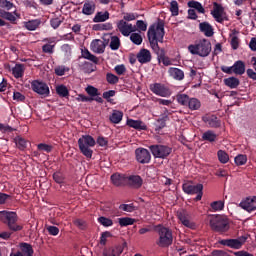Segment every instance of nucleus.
<instances>
[{"mask_svg": "<svg viewBox=\"0 0 256 256\" xmlns=\"http://www.w3.org/2000/svg\"><path fill=\"white\" fill-rule=\"evenodd\" d=\"M147 37L151 49L157 55L158 62L163 63L165 67H169L171 59L165 56V50L159 47V43H163L165 37V21L158 18L157 22L149 27Z\"/></svg>", "mask_w": 256, "mask_h": 256, "instance_id": "nucleus-1", "label": "nucleus"}, {"mask_svg": "<svg viewBox=\"0 0 256 256\" xmlns=\"http://www.w3.org/2000/svg\"><path fill=\"white\" fill-rule=\"evenodd\" d=\"M154 231L158 234L156 245L165 249L173 245V231L171 229L159 224L154 227Z\"/></svg>", "mask_w": 256, "mask_h": 256, "instance_id": "nucleus-2", "label": "nucleus"}, {"mask_svg": "<svg viewBox=\"0 0 256 256\" xmlns=\"http://www.w3.org/2000/svg\"><path fill=\"white\" fill-rule=\"evenodd\" d=\"M17 212L2 210L1 211V221L7 225L8 229L12 233H17V231H23V225L17 224Z\"/></svg>", "mask_w": 256, "mask_h": 256, "instance_id": "nucleus-3", "label": "nucleus"}, {"mask_svg": "<svg viewBox=\"0 0 256 256\" xmlns=\"http://www.w3.org/2000/svg\"><path fill=\"white\" fill-rule=\"evenodd\" d=\"M188 51L191 55H199V57H209L211 53V41L207 39H202L196 44H191L188 46Z\"/></svg>", "mask_w": 256, "mask_h": 256, "instance_id": "nucleus-4", "label": "nucleus"}, {"mask_svg": "<svg viewBox=\"0 0 256 256\" xmlns=\"http://www.w3.org/2000/svg\"><path fill=\"white\" fill-rule=\"evenodd\" d=\"M96 143L97 142L95 141V138H93V136L82 135V137L78 139V147L80 149V153H82V155H84V157H86L87 159H91V157H93V151L90 147H93L94 145H96Z\"/></svg>", "mask_w": 256, "mask_h": 256, "instance_id": "nucleus-5", "label": "nucleus"}, {"mask_svg": "<svg viewBox=\"0 0 256 256\" xmlns=\"http://www.w3.org/2000/svg\"><path fill=\"white\" fill-rule=\"evenodd\" d=\"M210 227L216 233H226V231H229V219L223 215L213 216L210 219Z\"/></svg>", "mask_w": 256, "mask_h": 256, "instance_id": "nucleus-6", "label": "nucleus"}, {"mask_svg": "<svg viewBox=\"0 0 256 256\" xmlns=\"http://www.w3.org/2000/svg\"><path fill=\"white\" fill-rule=\"evenodd\" d=\"M149 149L155 159H167L173 153V148L163 144L150 145Z\"/></svg>", "mask_w": 256, "mask_h": 256, "instance_id": "nucleus-7", "label": "nucleus"}, {"mask_svg": "<svg viewBox=\"0 0 256 256\" xmlns=\"http://www.w3.org/2000/svg\"><path fill=\"white\" fill-rule=\"evenodd\" d=\"M31 89L34 93L41 95V97H49L51 91L47 83L39 80H34L31 82Z\"/></svg>", "mask_w": 256, "mask_h": 256, "instance_id": "nucleus-8", "label": "nucleus"}, {"mask_svg": "<svg viewBox=\"0 0 256 256\" xmlns=\"http://www.w3.org/2000/svg\"><path fill=\"white\" fill-rule=\"evenodd\" d=\"M116 27L119 33L123 35V37H129V35L137 31V26H134L133 24L126 22L125 20H118L116 22Z\"/></svg>", "mask_w": 256, "mask_h": 256, "instance_id": "nucleus-9", "label": "nucleus"}, {"mask_svg": "<svg viewBox=\"0 0 256 256\" xmlns=\"http://www.w3.org/2000/svg\"><path fill=\"white\" fill-rule=\"evenodd\" d=\"M239 207L244 211H247V213H253V211H256V196L243 198L239 203Z\"/></svg>", "mask_w": 256, "mask_h": 256, "instance_id": "nucleus-10", "label": "nucleus"}, {"mask_svg": "<svg viewBox=\"0 0 256 256\" xmlns=\"http://www.w3.org/2000/svg\"><path fill=\"white\" fill-rule=\"evenodd\" d=\"M150 91L159 97H171V90L161 83L151 84Z\"/></svg>", "mask_w": 256, "mask_h": 256, "instance_id": "nucleus-11", "label": "nucleus"}, {"mask_svg": "<svg viewBox=\"0 0 256 256\" xmlns=\"http://www.w3.org/2000/svg\"><path fill=\"white\" fill-rule=\"evenodd\" d=\"M136 161L142 165L151 163V152L145 148H137L135 150Z\"/></svg>", "mask_w": 256, "mask_h": 256, "instance_id": "nucleus-12", "label": "nucleus"}, {"mask_svg": "<svg viewBox=\"0 0 256 256\" xmlns=\"http://www.w3.org/2000/svg\"><path fill=\"white\" fill-rule=\"evenodd\" d=\"M225 13V8L223 5L213 2V10L211 11L212 17L217 21V23H223V21H227L226 17H223Z\"/></svg>", "mask_w": 256, "mask_h": 256, "instance_id": "nucleus-13", "label": "nucleus"}, {"mask_svg": "<svg viewBox=\"0 0 256 256\" xmlns=\"http://www.w3.org/2000/svg\"><path fill=\"white\" fill-rule=\"evenodd\" d=\"M203 123L211 129H219L221 127V120L213 114H206L202 117Z\"/></svg>", "mask_w": 256, "mask_h": 256, "instance_id": "nucleus-14", "label": "nucleus"}, {"mask_svg": "<svg viewBox=\"0 0 256 256\" xmlns=\"http://www.w3.org/2000/svg\"><path fill=\"white\" fill-rule=\"evenodd\" d=\"M184 193H203V184L187 181L182 185Z\"/></svg>", "mask_w": 256, "mask_h": 256, "instance_id": "nucleus-15", "label": "nucleus"}, {"mask_svg": "<svg viewBox=\"0 0 256 256\" xmlns=\"http://www.w3.org/2000/svg\"><path fill=\"white\" fill-rule=\"evenodd\" d=\"M125 247H127V242H124L122 245L106 248L103 251V256H121V253H123V249H125Z\"/></svg>", "mask_w": 256, "mask_h": 256, "instance_id": "nucleus-16", "label": "nucleus"}, {"mask_svg": "<svg viewBox=\"0 0 256 256\" xmlns=\"http://www.w3.org/2000/svg\"><path fill=\"white\" fill-rule=\"evenodd\" d=\"M42 43H45L42 46V53H47L48 55H53V53H55V38H44L42 40Z\"/></svg>", "mask_w": 256, "mask_h": 256, "instance_id": "nucleus-17", "label": "nucleus"}, {"mask_svg": "<svg viewBox=\"0 0 256 256\" xmlns=\"http://www.w3.org/2000/svg\"><path fill=\"white\" fill-rule=\"evenodd\" d=\"M126 185L132 189H139L143 185V178L139 175L126 176Z\"/></svg>", "mask_w": 256, "mask_h": 256, "instance_id": "nucleus-18", "label": "nucleus"}, {"mask_svg": "<svg viewBox=\"0 0 256 256\" xmlns=\"http://www.w3.org/2000/svg\"><path fill=\"white\" fill-rule=\"evenodd\" d=\"M137 60L141 63V65H145L146 63H151V51L148 49L142 48L137 54Z\"/></svg>", "mask_w": 256, "mask_h": 256, "instance_id": "nucleus-19", "label": "nucleus"}, {"mask_svg": "<svg viewBox=\"0 0 256 256\" xmlns=\"http://www.w3.org/2000/svg\"><path fill=\"white\" fill-rule=\"evenodd\" d=\"M111 181L116 187H123L127 185V175L115 173L111 176Z\"/></svg>", "mask_w": 256, "mask_h": 256, "instance_id": "nucleus-20", "label": "nucleus"}, {"mask_svg": "<svg viewBox=\"0 0 256 256\" xmlns=\"http://www.w3.org/2000/svg\"><path fill=\"white\" fill-rule=\"evenodd\" d=\"M90 49L93 53H105V43L102 40L95 39L91 42Z\"/></svg>", "mask_w": 256, "mask_h": 256, "instance_id": "nucleus-21", "label": "nucleus"}, {"mask_svg": "<svg viewBox=\"0 0 256 256\" xmlns=\"http://www.w3.org/2000/svg\"><path fill=\"white\" fill-rule=\"evenodd\" d=\"M177 217L185 227H189L190 229L193 227V222L189 221V214H187V211L179 210L177 212Z\"/></svg>", "mask_w": 256, "mask_h": 256, "instance_id": "nucleus-22", "label": "nucleus"}, {"mask_svg": "<svg viewBox=\"0 0 256 256\" xmlns=\"http://www.w3.org/2000/svg\"><path fill=\"white\" fill-rule=\"evenodd\" d=\"M127 125L132 127V129H136V131H147V125L141 120L128 119Z\"/></svg>", "mask_w": 256, "mask_h": 256, "instance_id": "nucleus-23", "label": "nucleus"}, {"mask_svg": "<svg viewBox=\"0 0 256 256\" xmlns=\"http://www.w3.org/2000/svg\"><path fill=\"white\" fill-rule=\"evenodd\" d=\"M219 244L224 247H230V249H241V242L237 239H222Z\"/></svg>", "mask_w": 256, "mask_h": 256, "instance_id": "nucleus-24", "label": "nucleus"}, {"mask_svg": "<svg viewBox=\"0 0 256 256\" xmlns=\"http://www.w3.org/2000/svg\"><path fill=\"white\" fill-rule=\"evenodd\" d=\"M20 247V251H18L19 253H21V255L23 256H33V246L27 242H22L19 245Z\"/></svg>", "mask_w": 256, "mask_h": 256, "instance_id": "nucleus-25", "label": "nucleus"}, {"mask_svg": "<svg viewBox=\"0 0 256 256\" xmlns=\"http://www.w3.org/2000/svg\"><path fill=\"white\" fill-rule=\"evenodd\" d=\"M201 33H204L205 37H213V26L209 22H202L199 24Z\"/></svg>", "mask_w": 256, "mask_h": 256, "instance_id": "nucleus-26", "label": "nucleus"}, {"mask_svg": "<svg viewBox=\"0 0 256 256\" xmlns=\"http://www.w3.org/2000/svg\"><path fill=\"white\" fill-rule=\"evenodd\" d=\"M12 75L15 79H21L25 75V64H15L12 67Z\"/></svg>", "mask_w": 256, "mask_h": 256, "instance_id": "nucleus-27", "label": "nucleus"}, {"mask_svg": "<svg viewBox=\"0 0 256 256\" xmlns=\"http://www.w3.org/2000/svg\"><path fill=\"white\" fill-rule=\"evenodd\" d=\"M13 131H15V129L11 126H5L1 124V133L3 135L2 139H4V141H9V139H13Z\"/></svg>", "mask_w": 256, "mask_h": 256, "instance_id": "nucleus-28", "label": "nucleus"}, {"mask_svg": "<svg viewBox=\"0 0 256 256\" xmlns=\"http://www.w3.org/2000/svg\"><path fill=\"white\" fill-rule=\"evenodd\" d=\"M111 14H109V11H100L97 12L93 18V23H105V21H108Z\"/></svg>", "mask_w": 256, "mask_h": 256, "instance_id": "nucleus-29", "label": "nucleus"}, {"mask_svg": "<svg viewBox=\"0 0 256 256\" xmlns=\"http://www.w3.org/2000/svg\"><path fill=\"white\" fill-rule=\"evenodd\" d=\"M96 5L93 1H88L84 3L82 8L83 15H93L95 13Z\"/></svg>", "mask_w": 256, "mask_h": 256, "instance_id": "nucleus-30", "label": "nucleus"}, {"mask_svg": "<svg viewBox=\"0 0 256 256\" xmlns=\"http://www.w3.org/2000/svg\"><path fill=\"white\" fill-rule=\"evenodd\" d=\"M232 69H233V73L235 75H243V74H245V62H243L241 60L236 61L233 64Z\"/></svg>", "mask_w": 256, "mask_h": 256, "instance_id": "nucleus-31", "label": "nucleus"}, {"mask_svg": "<svg viewBox=\"0 0 256 256\" xmlns=\"http://www.w3.org/2000/svg\"><path fill=\"white\" fill-rule=\"evenodd\" d=\"M169 74L173 79H176V81H183V79H185V73L179 68H170Z\"/></svg>", "mask_w": 256, "mask_h": 256, "instance_id": "nucleus-32", "label": "nucleus"}, {"mask_svg": "<svg viewBox=\"0 0 256 256\" xmlns=\"http://www.w3.org/2000/svg\"><path fill=\"white\" fill-rule=\"evenodd\" d=\"M167 121H169V116L164 115L161 118H158L155 123V131H161L167 127Z\"/></svg>", "mask_w": 256, "mask_h": 256, "instance_id": "nucleus-33", "label": "nucleus"}, {"mask_svg": "<svg viewBox=\"0 0 256 256\" xmlns=\"http://www.w3.org/2000/svg\"><path fill=\"white\" fill-rule=\"evenodd\" d=\"M40 25L41 19H34L26 22L24 26L28 31H36V29H39Z\"/></svg>", "mask_w": 256, "mask_h": 256, "instance_id": "nucleus-34", "label": "nucleus"}, {"mask_svg": "<svg viewBox=\"0 0 256 256\" xmlns=\"http://www.w3.org/2000/svg\"><path fill=\"white\" fill-rule=\"evenodd\" d=\"M186 107H188L190 111H199V109H201V101L197 98H190Z\"/></svg>", "mask_w": 256, "mask_h": 256, "instance_id": "nucleus-35", "label": "nucleus"}, {"mask_svg": "<svg viewBox=\"0 0 256 256\" xmlns=\"http://www.w3.org/2000/svg\"><path fill=\"white\" fill-rule=\"evenodd\" d=\"M110 121L114 124H119L123 121V112L119 110H113L112 114L110 115Z\"/></svg>", "mask_w": 256, "mask_h": 256, "instance_id": "nucleus-36", "label": "nucleus"}, {"mask_svg": "<svg viewBox=\"0 0 256 256\" xmlns=\"http://www.w3.org/2000/svg\"><path fill=\"white\" fill-rule=\"evenodd\" d=\"M82 57L84 59H87L88 61H92V63H94L95 65L99 64V58H97V56L91 54V52H89V50H87V48L82 50Z\"/></svg>", "mask_w": 256, "mask_h": 256, "instance_id": "nucleus-37", "label": "nucleus"}, {"mask_svg": "<svg viewBox=\"0 0 256 256\" xmlns=\"http://www.w3.org/2000/svg\"><path fill=\"white\" fill-rule=\"evenodd\" d=\"M203 141H209V143H215L217 141V134L212 130H208L202 134Z\"/></svg>", "mask_w": 256, "mask_h": 256, "instance_id": "nucleus-38", "label": "nucleus"}, {"mask_svg": "<svg viewBox=\"0 0 256 256\" xmlns=\"http://www.w3.org/2000/svg\"><path fill=\"white\" fill-rule=\"evenodd\" d=\"M224 83L226 87H230V89H237L239 87V79L236 77H229L224 79Z\"/></svg>", "mask_w": 256, "mask_h": 256, "instance_id": "nucleus-39", "label": "nucleus"}, {"mask_svg": "<svg viewBox=\"0 0 256 256\" xmlns=\"http://www.w3.org/2000/svg\"><path fill=\"white\" fill-rule=\"evenodd\" d=\"M191 98L187 94H178L176 95V101L179 103V105H182L183 107H187L189 105V100Z\"/></svg>", "mask_w": 256, "mask_h": 256, "instance_id": "nucleus-40", "label": "nucleus"}, {"mask_svg": "<svg viewBox=\"0 0 256 256\" xmlns=\"http://www.w3.org/2000/svg\"><path fill=\"white\" fill-rule=\"evenodd\" d=\"M14 143L16 144V147L20 149V151H25V149H27V140L21 136L16 137L14 139Z\"/></svg>", "mask_w": 256, "mask_h": 256, "instance_id": "nucleus-41", "label": "nucleus"}, {"mask_svg": "<svg viewBox=\"0 0 256 256\" xmlns=\"http://www.w3.org/2000/svg\"><path fill=\"white\" fill-rule=\"evenodd\" d=\"M118 223L120 227H128V225H134L135 219L130 217L118 218Z\"/></svg>", "mask_w": 256, "mask_h": 256, "instance_id": "nucleus-42", "label": "nucleus"}, {"mask_svg": "<svg viewBox=\"0 0 256 256\" xmlns=\"http://www.w3.org/2000/svg\"><path fill=\"white\" fill-rule=\"evenodd\" d=\"M188 7L191 9H196L198 13H205V8H203V5L200 2L197 1H189Z\"/></svg>", "mask_w": 256, "mask_h": 256, "instance_id": "nucleus-43", "label": "nucleus"}, {"mask_svg": "<svg viewBox=\"0 0 256 256\" xmlns=\"http://www.w3.org/2000/svg\"><path fill=\"white\" fill-rule=\"evenodd\" d=\"M1 19H6V21H10V23H15L17 21V18L13 13L5 10H1Z\"/></svg>", "mask_w": 256, "mask_h": 256, "instance_id": "nucleus-44", "label": "nucleus"}, {"mask_svg": "<svg viewBox=\"0 0 256 256\" xmlns=\"http://www.w3.org/2000/svg\"><path fill=\"white\" fill-rule=\"evenodd\" d=\"M162 183H164V185L166 187H171L168 189V191H172L173 193H175V191H177V186H175V184H173V180L171 178H167V177L163 176Z\"/></svg>", "mask_w": 256, "mask_h": 256, "instance_id": "nucleus-45", "label": "nucleus"}, {"mask_svg": "<svg viewBox=\"0 0 256 256\" xmlns=\"http://www.w3.org/2000/svg\"><path fill=\"white\" fill-rule=\"evenodd\" d=\"M121 47V40L117 36H112L110 41V49L117 51Z\"/></svg>", "mask_w": 256, "mask_h": 256, "instance_id": "nucleus-46", "label": "nucleus"}, {"mask_svg": "<svg viewBox=\"0 0 256 256\" xmlns=\"http://www.w3.org/2000/svg\"><path fill=\"white\" fill-rule=\"evenodd\" d=\"M56 93L59 97H69V89L65 85H59L56 87Z\"/></svg>", "mask_w": 256, "mask_h": 256, "instance_id": "nucleus-47", "label": "nucleus"}, {"mask_svg": "<svg viewBox=\"0 0 256 256\" xmlns=\"http://www.w3.org/2000/svg\"><path fill=\"white\" fill-rule=\"evenodd\" d=\"M210 207L213 211H223L225 208V202L223 200L214 201L210 204Z\"/></svg>", "mask_w": 256, "mask_h": 256, "instance_id": "nucleus-48", "label": "nucleus"}, {"mask_svg": "<svg viewBox=\"0 0 256 256\" xmlns=\"http://www.w3.org/2000/svg\"><path fill=\"white\" fill-rule=\"evenodd\" d=\"M130 41H132L134 45H141V43H143V36L139 33L132 32L130 34Z\"/></svg>", "mask_w": 256, "mask_h": 256, "instance_id": "nucleus-49", "label": "nucleus"}, {"mask_svg": "<svg viewBox=\"0 0 256 256\" xmlns=\"http://www.w3.org/2000/svg\"><path fill=\"white\" fill-rule=\"evenodd\" d=\"M235 165L237 167H241L242 165H245L247 163V155L245 154H239L234 158Z\"/></svg>", "mask_w": 256, "mask_h": 256, "instance_id": "nucleus-50", "label": "nucleus"}, {"mask_svg": "<svg viewBox=\"0 0 256 256\" xmlns=\"http://www.w3.org/2000/svg\"><path fill=\"white\" fill-rule=\"evenodd\" d=\"M98 223H100V225H102L103 227H113V220L105 216L99 217Z\"/></svg>", "mask_w": 256, "mask_h": 256, "instance_id": "nucleus-51", "label": "nucleus"}, {"mask_svg": "<svg viewBox=\"0 0 256 256\" xmlns=\"http://www.w3.org/2000/svg\"><path fill=\"white\" fill-rule=\"evenodd\" d=\"M218 155V160L220 161V163H229V154H227V152L223 151V150H219L217 152Z\"/></svg>", "mask_w": 256, "mask_h": 256, "instance_id": "nucleus-52", "label": "nucleus"}, {"mask_svg": "<svg viewBox=\"0 0 256 256\" xmlns=\"http://www.w3.org/2000/svg\"><path fill=\"white\" fill-rule=\"evenodd\" d=\"M170 11L172 13V17H177L179 15V3L176 0H173L170 3Z\"/></svg>", "mask_w": 256, "mask_h": 256, "instance_id": "nucleus-53", "label": "nucleus"}, {"mask_svg": "<svg viewBox=\"0 0 256 256\" xmlns=\"http://www.w3.org/2000/svg\"><path fill=\"white\" fill-rule=\"evenodd\" d=\"M38 151H43L44 153H51L53 151V145L40 143L37 145Z\"/></svg>", "mask_w": 256, "mask_h": 256, "instance_id": "nucleus-54", "label": "nucleus"}, {"mask_svg": "<svg viewBox=\"0 0 256 256\" xmlns=\"http://www.w3.org/2000/svg\"><path fill=\"white\" fill-rule=\"evenodd\" d=\"M106 81H108V83L110 85H116V83H119V77H117L113 73H107L106 74Z\"/></svg>", "mask_w": 256, "mask_h": 256, "instance_id": "nucleus-55", "label": "nucleus"}, {"mask_svg": "<svg viewBox=\"0 0 256 256\" xmlns=\"http://www.w3.org/2000/svg\"><path fill=\"white\" fill-rule=\"evenodd\" d=\"M86 93H88V95L90 97H97L99 95V90L97 88H95L94 86H88L85 89Z\"/></svg>", "mask_w": 256, "mask_h": 256, "instance_id": "nucleus-56", "label": "nucleus"}, {"mask_svg": "<svg viewBox=\"0 0 256 256\" xmlns=\"http://www.w3.org/2000/svg\"><path fill=\"white\" fill-rule=\"evenodd\" d=\"M13 99L14 101H17V103H25L26 97L21 92L14 91Z\"/></svg>", "mask_w": 256, "mask_h": 256, "instance_id": "nucleus-57", "label": "nucleus"}, {"mask_svg": "<svg viewBox=\"0 0 256 256\" xmlns=\"http://www.w3.org/2000/svg\"><path fill=\"white\" fill-rule=\"evenodd\" d=\"M119 209L121 211H126V213H133V211H135V206L133 204H121Z\"/></svg>", "mask_w": 256, "mask_h": 256, "instance_id": "nucleus-58", "label": "nucleus"}, {"mask_svg": "<svg viewBox=\"0 0 256 256\" xmlns=\"http://www.w3.org/2000/svg\"><path fill=\"white\" fill-rule=\"evenodd\" d=\"M53 179L55 183H59V184L65 183V176H63V173L61 172H55L53 174Z\"/></svg>", "mask_w": 256, "mask_h": 256, "instance_id": "nucleus-59", "label": "nucleus"}, {"mask_svg": "<svg viewBox=\"0 0 256 256\" xmlns=\"http://www.w3.org/2000/svg\"><path fill=\"white\" fill-rule=\"evenodd\" d=\"M61 23H63V20H61L60 18H52L50 20V25L54 29H59V27H61Z\"/></svg>", "mask_w": 256, "mask_h": 256, "instance_id": "nucleus-60", "label": "nucleus"}, {"mask_svg": "<svg viewBox=\"0 0 256 256\" xmlns=\"http://www.w3.org/2000/svg\"><path fill=\"white\" fill-rule=\"evenodd\" d=\"M114 71L117 75H125V73H127V68L123 64H120L114 67Z\"/></svg>", "mask_w": 256, "mask_h": 256, "instance_id": "nucleus-61", "label": "nucleus"}, {"mask_svg": "<svg viewBox=\"0 0 256 256\" xmlns=\"http://www.w3.org/2000/svg\"><path fill=\"white\" fill-rule=\"evenodd\" d=\"M108 237H112L111 232H109V231L103 232L100 236V245H107Z\"/></svg>", "mask_w": 256, "mask_h": 256, "instance_id": "nucleus-62", "label": "nucleus"}, {"mask_svg": "<svg viewBox=\"0 0 256 256\" xmlns=\"http://www.w3.org/2000/svg\"><path fill=\"white\" fill-rule=\"evenodd\" d=\"M147 31V23L143 20H137L136 22V31Z\"/></svg>", "mask_w": 256, "mask_h": 256, "instance_id": "nucleus-63", "label": "nucleus"}, {"mask_svg": "<svg viewBox=\"0 0 256 256\" xmlns=\"http://www.w3.org/2000/svg\"><path fill=\"white\" fill-rule=\"evenodd\" d=\"M61 51L64 53L66 57H71V45L69 44H63L61 46Z\"/></svg>", "mask_w": 256, "mask_h": 256, "instance_id": "nucleus-64", "label": "nucleus"}]
</instances>
